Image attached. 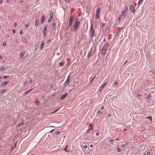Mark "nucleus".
Returning a JSON list of instances; mask_svg holds the SVG:
<instances>
[{"instance_id": "0e129e2a", "label": "nucleus", "mask_w": 155, "mask_h": 155, "mask_svg": "<svg viewBox=\"0 0 155 155\" xmlns=\"http://www.w3.org/2000/svg\"><path fill=\"white\" fill-rule=\"evenodd\" d=\"M90 55H88V56H90Z\"/></svg>"}, {"instance_id": "3c124183", "label": "nucleus", "mask_w": 155, "mask_h": 155, "mask_svg": "<svg viewBox=\"0 0 155 155\" xmlns=\"http://www.w3.org/2000/svg\"><path fill=\"white\" fill-rule=\"evenodd\" d=\"M2 0H0V4H1L2 2Z\"/></svg>"}, {"instance_id": "09e8293b", "label": "nucleus", "mask_w": 155, "mask_h": 155, "mask_svg": "<svg viewBox=\"0 0 155 155\" xmlns=\"http://www.w3.org/2000/svg\"><path fill=\"white\" fill-rule=\"evenodd\" d=\"M3 58V57L2 55H0V59H2Z\"/></svg>"}, {"instance_id": "f257e3e1", "label": "nucleus", "mask_w": 155, "mask_h": 155, "mask_svg": "<svg viewBox=\"0 0 155 155\" xmlns=\"http://www.w3.org/2000/svg\"><path fill=\"white\" fill-rule=\"evenodd\" d=\"M128 8L127 6H125L123 10L121 12V14L119 15L118 19L119 21H120L121 19H124L127 14Z\"/></svg>"}, {"instance_id": "f3484780", "label": "nucleus", "mask_w": 155, "mask_h": 155, "mask_svg": "<svg viewBox=\"0 0 155 155\" xmlns=\"http://www.w3.org/2000/svg\"><path fill=\"white\" fill-rule=\"evenodd\" d=\"M7 90L6 89H5L3 90H2L0 91V94H2L5 93L6 90Z\"/></svg>"}, {"instance_id": "774afa93", "label": "nucleus", "mask_w": 155, "mask_h": 155, "mask_svg": "<svg viewBox=\"0 0 155 155\" xmlns=\"http://www.w3.org/2000/svg\"><path fill=\"white\" fill-rule=\"evenodd\" d=\"M104 41H105V39H104Z\"/></svg>"}, {"instance_id": "6ab92c4d", "label": "nucleus", "mask_w": 155, "mask_h": 155, "mask_svg": "<svg viewBox=\"0 0 155 155\" xmlns=\"http://www.w3.org/2000/svg\"><path fill=\"white\" fill-rule=\"evenodd\" d=\"M35 25L36 26H37L39 25V21L38 20H36L35 21Z\"/></svg>"}, {"instance_id": "4468645a", "label": "nucleus", "mask_w": 155, "mask_h": 155, "mask_svg": "<svg viewBox=\"0 0 155 155\" xmlns=\"http://www.w3.org/2000/svg\"><path fill=\"white\" fill-rule=\"evenodd\" d=\"M68 94V93L66 92V93H65L61 97L60 99L61 100L64 99L67 96Z\"/></svg>"}, {"instance_id": "423d86ee", "label": "nucleus", "mask_w": 155, "mask_h": 155, "mask_svg": "<svg viewBox=\"0 0 155 155\" xmlns=\"http://www.w3.org/2000/svg\"><path fill=\"white\" fill-rule=\"evenodd\" d=\"M100 11V8H97L96 11V16L97 18H98L99 17V14Z\"/></svg>"}, {"instance_id": "f704fd0d", "label": "nucleus", "mask_w": 155, "mask_h": 155, "mask_svg": "<svg viewBox=\"0 0 155 155\" xmlns=\"http://www.w3.org/2000/svg\"><path fill=\"white\" fill-rule=\"evenodd\" d=\"M64 150L66 152H69V151L68 150H67L66 148H65L64 149Z\"/></svg>"}, {"instance_id": "052dcab7", "label": "nucleus", "mask_w": 155, "mask_h": 155, "mask_svg": "<svg viewBox=\"0 0 155 155\" xmlns=\"http://www.w3.org/2000/svg\"><path fill=\"white\" fill-rule=\"evenodd\" d=\"M68 146V145H67L66 146V147H65V148H66L67 149V147Z\"/></svg>"}, {"instance_id": "72a5a7b5", "label": "nucleus", "mask_w": 155, "mask_h": 155, "mask_svg": "<svg viewBox=\"0 0 155 155\" xmlns=\"http://www.w3.org/2000/svg\"><path fill=\"white\" fill-rule=\"evenodd\" d=\"M64 1L66 2H67V3H69L70 1V0H64Z\"/></svg>"}, {"instance_id": "2f4dec72", "label": "nucleus", "mask_w": 155, "mask_h": 155, "mask_svg": "<svg viewBox=\"0 0 155 155\" xmlns=\"http://www.w3.org/2000/svg\"><path fill=\"white\" fill-rule=\"evenodd\" d=\"M60 133H61V131H57V132H56V134L58 135V134H59Z\"/></svg>"}, {"instance_id": "412c9836", "label": "nucleus", "mask_w": 155, "mask_h": 155, "mask_svg": "<svg viewBox=\"0 0 155 155\" xmlns=\"http://www.w3.org/2000/svg\"><path fill=\"white\" fill-rule=\"evenodd\" d=\"M52 28L55 29V28H56L55 24L54 23H53V24H52Z\"/></svg>"}, {"instance_id": "58836bf2", "label": "nucleus", "mask_w": 155, "mask_h": 155, "mask_svg": "<svg viewBox=\"0 0 155 155\" xmlns=\"http://www.w3.org/2000/svg\"><path fill=\"white\" fill-rule=\"evenodd\" d=\"M8 77V76H4L3 77V78L4 79H6V78H7Z\"/></svg>"}, {"instance_id": "9d476101", "label": "nucleus", "mask_w": 155, "mask_h": 155, "mask_svg": "<svg viewBox=\"0 0 155 155\" xmlns=\"http://www.w3.org/2000/svg\"><path fill=\"white\" fill-rule=\"evenodd\" d=\"M25 54V52L24 51H22L21 52L19 55V57L20 58H23L24 55Z\"/></svg>"}, {"instance_id": "c85d7f7f", "label": "nucleus", "mask_w": 155, "mask_h": 155, "mask_svg": "<svg viewBox=\"0 0 155 155\" xmlns=\"http://www.w3.org/2000/svg\"><path fill=\"white\" fill-rule=\"evenodd\" d=\"M23 124V123L22 122H21V123H20V124H19L18 126H17L18 127H19V126H20L21 125H22Z\"/></svg>"}, {"instance_id": "5701e85b", "label": "nucleus", "mask_w": 155, "mask_h": 155, "mask_svg": "<svg viewBox=\"0 0 155 155\" xmlns=\"http://www.w3.org/2000/svg\"><path fill=\"white\" fill-rule=\"evenodd\" d=\"M146 118H147V119H149L151 121L152 120V117L151 116H149L148 117H146Z\"/></svg>"}, {"instance_id": "ddd939ff", "label": "nucleus", "mask_w": 155, "mask_h": 155, "mask_svg": "<svg viewBox=\"0 0 155 155\" xmlns=\"http://www.w3.org/2000/svg\"><path fill=\"white\" fill-rule=\"evenodd\" d=\"M130 10L132 11L133 13H134L135 12V9L134 6L132 5H131L130 6Z\"/></svg>"}, {"instance_id": "603ef678", "label": "nucleus", "mask_w": 155, "mask_h": 155, "mask_svg": "<svg viewBox=\"0 0 155 155\" xmlns=\"http://www.w3.org/2000/svg\"><path fill=\"white\" fill-rule=\"evenodd\" d=\"M107 116L108 117H110V115L109 114H107Z\"/></svg>"}, {"instance_id": "338daca9", "label": "nucleus", "mask_w": 155, "mask_h": 155, "mask_svg": "<svg viewBox=\"0 0 155 155\" xmlns=\"http://www.w3.org/2000/svg\"><path fill=\"white\" fill-rule=\"evenodd\" d=\"M154 85L155 86V83H154Z\"/></svg>"}, {"instance_id": "13d9d810", "label": "nucleus", "mask_w": 155, "mask_h": 155, "mask_svg": "<svg viewBox=\"0 0 155 155\" xmlns=\"http://www.w3.org/2000/svg\"><path fill=\"white\" fill-rule=\"evenodd\" d=\"M2 76H1V77H0V79H2Z\"/></svg>"}, {"instance_id": "473e14b6", "label": "nucleus", "mask_w": 155, "mask_h": 155, "mask_svg": "<svg viewBox=\"0 0 155 155\" xmlns=\"http://www.w3.org/2000/svg\"><path fill=\"white\" fill-rule=\"evenodd\" d=\"M101 112H102L101 110H99L98 111V113L99 114H101Z\"/></svg>"}, {"instance_id": "2eb2a0df", "label": "nucleus", "mask_w": 155, "mask_h": 155, "mask_svg": "<svg viewBox=\"0 0 155 155\" xmlns=\"http://www.w3.org/2000/svg\"><path fill=\"white\" fill-rule=\"evenodd\" d=\"M47 26L46 25H45L44 27V30H43V34H44V35H45L46 34V30L47 29Z\"/></svg>"}, {"instance_id": "49530a36", "label": "nucleus", "mask_w": 155, "mask_h": 155, "mask_svg": "<svg viewBox=\"0 0 155 155\" xmlns=\"http://www.w3.org/2000/svg\"><path fill=\"white\" fill-rule=\"evenodd\" d=\"M93 147V144H91L90 145V147Z\"/></svg>"}, {"instance_id": "0eeeda50", "label": "nucleus", "mask_w": 155, "mask_h": 155, "mask_svg": "<svg viewBox=\"0 0 155 155\" xmlns=\"http://www.w3.org/2000/svg\"><path fill=\"white\" fill-rule=\"evenodd\" d=\"M53 12L50 13L49 15L50 17L48 20V22H50L52 20L53 18Z\"/></svg>"}, {"instance_id": "f8f14e48", "label": "nucleus", "mask_w": 155, "mask_h": 155, "mask_svg": "<svg viewBox=\"0 0 155 155\" xmlns=\"http://www.w3.org/2000/svg\"><path fill=\"white\" fill-rule=\"evenodd\" d=\"M8 81H7L3 82L1 84V86L2 87H3L6 85L8 83Z\"/></svg>"}, {"instance_id": "7c9ffc66", "label": "nucleus", "mask_w": 155, "mask_h": 155, "mask_svg": "<svg viewBox=\"0 0 155 155\" xmlns=\"http://www.w3.org/2000/svg\"><path fill=\"white\" fill-rule=\"evenodd\" d=\"M150 97V96L149 95H148L147 96V99H149Z\"/></svg>"}, {"instance_id": "aec40b11", "label": "nucleus", "mask_w": 155, "mask_h": 155, "mask_svg": "<svg viewBox=\"0 0 155 155\" xmlns=\"http://www.w3.org/2000/svg\"><path fill=\"white\" fill-rule=\"evenodd\" d=\"M44 20H45V16H44V15H43L42 16V17L41 18V22L42 23H43Z\"/></svg>"}, {"instance_id": "c03bdc74", "label": "nucleus", "mask_w": 155, "mask_h": 155, "mask_svg": "<svg viewBox=\"0 0 155 155\" xmlns=\"http://www.w3.org/2000/svg\"><path fill=\"white\" fill-rule=\"evenodd\" d=\"M95 78V76H94V77L92 79L91 81V82H92V81L94 80V79Z\"/></svg>"}, {"instance_id": "a18cd8bd", "label": "nucleus", "mask_w": 155, "mask_h": 155, "mask_svg": "<svg viewBox=\"0 0 155 155\" xmlns=\"http://www.w3.org/2000/svg\"><path fill=\"white\" fill-rule=\"evenodd\" d=\"M33 82V81L32 80H31L30 81V83H32V82Z\"/></svg>"}, {"instance_id": "f03ea898", "label": "nucleus", "mask_w": 155, "mask_h": 155, "mask_svg": "<svg viewBox=\"0 0 155 155\" xmlns=\"http://www.w3.org/2000/svg\"><path fill=\"white\" fill-rule=\"evenodd\" d=\"M108 44L107 43H106L102 47L101 50V53L104 55L106 53L107 50L108 46Z\"/></svg>"}, {"instance_id": "79ce46f5", "label": "nucleus", "mask_w": 155, "mask_h": 155, "mask_svg": "<svg viewBox=\"0 0 155 155\" xmlns=\"http://www.w3.org/2000/svg\"><path fill=\"white\" fill-rule=\"evenodd\" d=\"M13 32L14 33H15V29H12Z\"/></svg>"}, {"instance_id": "7ed1b4c3", "label": "nucleus", "mask_w": 155, "mask_h": 155, "mask_svg": "<svg viewBox=\"0 0 155 155\" xmlns=\"http://www.w3.org/2000/svg\"><path fill=\"white\" fill-rule=\"evenodd\" d=\"M89 34L90 37L91 38H92L94 36L95 31L93 29L92 25H91L90 27L89 31Z\"/></svg>"}, {"instance_id": "ea45409f", "label": "nucleus", "mask_w": 155, "mask_h": 155, "mask_svg": "<svg viewBox=\"0 0 155 155\" xmlns=\"http://www.w3.org/2000/svg\"><path fill=\"white\" fill-rule=\"evenodd\" d=\"M110 142L111 143H113V140L112 139H111L110 140Z\"/></svg>"}, {"instance_id": "c9c22d12", "label": "nucleus", "mask_w": 155, "mask_h": 155, "mask_svg": "<svg viewBox=\"0 0 155 155\" xmlns=\"http://www.w3.org/2000/svg\"><path fill=\"white\" fill-rule=\"evenodd\" d=\"M87 145H85L84 146V148L85 149L87 148Z\"/></svg>"}, {"instance_id": "cd10ccee", "label": "nucleus", "mask_w": 155, "mask_h": 155, "mask_svg": "<svg viewBox=\"0 0 155 155\" xmlns=\"http://www.w3.org/2000/svg\"><path fill=\"white\" fill-rule=\"evenodd\" d=\"M117 149L118 151L119 152H120L121 151V150L120 148L117 147Z\"/></svg>"}, {"instance_id": "9b49d317", "label": "nucleus", "mask_w": 155, "mask_h": 155, "mask_svg": "<svg viewBox=\"0 0 155 155\" xmlns=\"http://www.w3.org/2000/svg\"><path fill=\"white\" fill-rule=\"evenodd\" d=\"M106 82L103 84L101 87H99V90L100 91H101L102 89L105 86L106 84Z\"/></svg>"}, {"instance_id": "6e6552de", "label": "nucleus", "mask_w": 155, "mask_h": 155, "mask_svg": "<svg viewBox=\"0 0 155 155\" xmlns=\"http://www.w3.org/2000/svg\"><path fill=\"white\" fill-rule=\"evenodd\" d=\"M93 129V126L91 124H90L89 125V126L88 129L86 131V133H88L91 130Z\"/></svg>"}, {"instance_id": "5fc2aeb1", "label": "nucleus", "mask_w": 155, "mask_h": 155, "mask_svg": "<svg viewBox=\"0 0 155 155\" xmlns=\"http://www.w3.org/2000/svg\"><path fill=\"white\" fill-rule=\"evenodd\" d=\"M122 30V29L121 28H120L119 30H118V32H119L120 31V30Z\"/></svg>"}, {"instance_id": "393cba45", "label": "nucleus", "mask_w": 155, "mask_h": 155, "mask_svg": "<svg viewBox=\"0 0 155 155\" xmlns=\"http://www.w3.org/2000/svg\"><path fill=\"white\" fill-rule=\"evenodd\" d=\"M30 23H27V24H26V25H25V27H26V28H28V27H29V26H30Z\"/></svg>"}, {"instance_id": "4be33fe9", "label": "nucleus", "mask_w": 155, "mask_h": 155, "mask_svg": "<svg viewBox=\"0 0 155 155\" xmlns=\"http://www.w3.org/2000/svg\"><path fill=\"white\" fill-rule=\"evenodd\" d=\"M143 0H139L138 2V5H140L142 3V2Z\"/></svg>"}, {"instance_id": "c756f323", "label": "nucleus", "mask_w": 155, "mask_h": 155, "mask_svg": "<svg viewBox=\"0 0 155 155\" xmlns=\"http://www.w3.org/2000/svg\"><path fill=\"white\" fill-rule=\"evenodd\" d=\"M3 45L5 46H6V43L5 41L3 42Z\"/></svg>"}, {"instance_id": "dca6fc26", "label": "nucleus", "mask_w": 155, "mask_h": 155, "mask_svg": "<svg viewBox=\"0 0 155 155\" xmlns=\"http://www.w3.org/2000/svg\"><path fill=\"white\" fill-rule=\"evenodd\" d=\"M22 40L25 44L27 43H28V41L27 39L25 38H23L22 39Z\"/></svg>"}, {"instance_id": "6e6d98bb", "label": "nucleus", "mask_w": 155, "mask_h": 155, "mask_svg": "<svg viewBox=\"0 0 155 155\" xmlns=\"http://www.w3.org/2000/svg\"><path fill=\"white\" fill-rule=\"evenodd\" d=\"M53 130H54V129H53V130H51V131H50V132H52Z\"/></svg>"}, {"instance_id": "a878e982", "label": "nucleus", "mask_w": 155, "mask_h": 155, "mask_svg": "<svg viewBox=\"0 0 155 155\" xmlns=\"http://www.w3.org/2000/svg\"><path fill=\"white\" fill-rule=\"evenodd\" d=\"M44 42H43L41 44V49H42L43 48V46H44Z\"/></svg>"}, {"instance_id": "4d7b16f0", "label": "nucleus", "mask_w": 155, "mask_h": 155, "mask_svg": "<svg viewBox=\"0 0 155 155\" xmlns=\"http://www.w3.org/2000/svg\"><path fill=\"white\" fill-rule=\"evenodd\" d=\"M37 47H36L35 48V50H36L37 49Z\"/></svg>"}, {"instance_id": "864d4df0", "label": "nucleus", "mask_w": 155, "mask_h": 155, "mask_svg": "<svg viewBox=\"0 0 155 155\" xmlns=\"http://www.w3.org/2000/svg\"><path fill=\"white\" fill-rule=\"evenodd\" d=\"M127 130V129H124V131H126Z\"/></svg>"}, {"instance_id": "680f3d73", "label": "nucleus", "mask_w": 155, "mask_h": 155, "mask_svg": "<svg viewBox=\"0 0 155 155\" xmlns=\"http://www.w3.org/2000/svg\"><path fill=\"white\" fill-rule=\"evenodd\" d=\"M103 108H104V107H103V106H102V107H101V109H103Z\"/></svg>"}, {"instance_id": "e2e57ef3", "label": "nucleus", "mask_w": 155, "mask_h": 155, "mask_svg": "<svg viewBox=\"0 0 155 155\" xmlns=\"http://www.w3.org/2000/svg\"><path fill=\"white\" fill-rule=\"evenodd\" d=\"M117 140H118V138H117Z\"/></svg>"}, {"instance_id": "de8ad7c7", "label": "nucleus", "mask_w": 155, "mask_h": 155, "mask_svg": "<svg viewBox=\"0 0 155 155\" xmlns=\"http://www.w3.org/2000/svg\"><path fill=\"white\" fill-rule=\"evenodd\" d=\"M96 134L97 136H98L99 134L98 132H97Z\"/></svg>"}, {"instance_id": "1a4fd4ad", "label": "nucleus", "mask_w": 155, "mask_h": 155, "mask_svg": "<svg viewBox=\"0 0 155 155\" xmlns=\"http://www.w3.org/2000/svg\"><path fill=\"white\" fill-rule=\"evenodd\" d=\"M70 77V76H68V78L66 80L65 82L64 83V85L65 86H67L69 84V78Z\"/></svg>"}, {"instance_id": "8fccbe9b", "label": "nucleus", "mask_w": 155, "mask_h": 155, "mask_svg": "<svg viewBox=\"0 0 155 155\" xmlns=\"http://www.w3.org/2000/svg\"><path fill=\"white\" fill-rule=\"evenodd\" d=\"M19 33H20V34H22V31H19Z\"/></svg>"}, {"instance_id": "bf43d9fd", "label": "nucleus", "mask_w": 155, "mask_h": 155, "mask_svg": "<svg viewBox=\"0 0 155 155\" xmlns=\"http://www.w3.org/2000/svg\"><path fill=\"white\" fill-rule=\"evenodd\" d=\"M114 84H117L116 82H114Z\"/></svg>"}, {"instance_id": "bb28decb", "label": "nucleus", "mask_w": 155, "mask_h": 155, "mask_svg": "<svg viewBox=\"0 0 155 155\" xmlns=\"http://www.w3.org/2000/svg\"><path fill=\"white\" fill-rule=\"evenodd\" d=\"M5 69V68L4 67H2L0 68V70L1 71H4Z\"/></svg>"}, {"instance_id": "20e7f679", "label": "nucleus", "mask_w": 155, "mask_h": 155, "mask_svg": "<svg viewBox=\"0 0 155 155\" xmlns=\"http://www.w3.org/2000/svg\"><path fill=\"white\" fill-rule=\"evenodd\" d=\"M80 24V22L78 21L77 19H76L74 22V28L75 30H77L79 28Z\"/></svg>"}, {"instance_id": "4c0bfd02", "label": "nucleus", "mask_w": 155, "mask_h": 155, "mask_svg": "<svg viewBox=\"0 0 155 155\" xmlns=\"http://www.w3.org/2000/svg\"><path fill=\"white\" fill-rule=\"evenodd\" d=\"M17 25V23H15L14 24V26L15 27H16Z\"/></svg>"}, {"instance_id": "69168bd1", "label": "nucleus", "mask_w": 155, "mask_h": 155, "mask_svg": "<svg viewBox=\"0 0 155 155\" xmlns=\"http://www.w3.org/2000/svg\"><path fill=\"white\" fill-rule=\"evenodd\" d=\"M90 55H88V56H90Z\"/></svg>"}, {"instance_id": "a19ab883", "label": "nucleus", "mask_w": 155, "mask_h": 155, "mask_svg": "<svg viewBox=\"0 0 155 155\" xmlns=\"http://www.w3.org/2000/svg\"><path fill=\"white\" fill-rule=\"evenodd\" d=\"M150 152H149V151H148V152H147V155H150Z\"/></svg>"}, {"instance_id": "a211bd4d", "label": "nucleus", "mask_w": 155, "mask_h": 155, "mask_svg": "<svg viewBox=\"0 0 155 155\" xmlns=\"http://www.w3.org/2000/svg\"><path fill=\"white\" fill-rule=\"evenodd\" d=\"M33 90V89H31L30 90H28V91H27L25 92L24 93V94L25 95H26V94H28L32 90Z\"/></svg>"}, {"instance_id": "e433bc0d", "label": "nucleus", "mask_w": 155, "mask_h": 155, "mask_svg": "<svg viewBox=\"0 0 155 155\" xmlns=\"http://www.w3.org/2000/svg\"><path fill=\"white\" fill-rule=\"evenodd\" d=\"M59 110V108H58L56 110H55L54 112H52L51 113H54L56 112L58 110Z\"/></svg>"}, {"instance_id": "37998d69", "label": "nucleus", "mask_w": 155, "mask_h": 155, "mask_svg": "<svg viewBox=\"0 0 155 155\" xmlns=\"http://www.w3.org/2000/svg\"><path fill=\"white\" fill-rule=\"evenodd\" d=\"M27 83H28V82H27V81H25V82H24V84L25 85H26V84Z\"/></svg>"}, {"instance_id": "b1692460", "label": "nucleus", "mask_w": 155, "mask_h": 155, "mask_svg": "<svg viewBox=\"0 0 155 155\" xmlns=\"http://www.w3.org/2000/svg\"><path fill=\"white\" fill-rule=\"evenodd\" d=\"M64 64V62L61 61L59 63V65L60 66H62Z\"/></svg>"}, {"instance_id": "39448f33", "label": "nucleus", "mask_w": 155, "mask_h": 155, "mask_svg": "<svg viewBox=\"0 0 155 155\" xmlns=\"http://www.w3.org/2000/svg\"><path fill=\"white\" fill-rule=\"evenodd\" d=\"M73 18L74 16L72 15L70 16L69 22V26H72Z\"/></svg>"}]
</instances>
